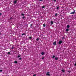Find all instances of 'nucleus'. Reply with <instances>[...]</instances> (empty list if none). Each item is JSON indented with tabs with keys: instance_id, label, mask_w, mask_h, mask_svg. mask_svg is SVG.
<instances>
[{
	"instance_id": "f257e3e1",
	"label": "nucleus",
	"mask_w": 76,
	"mask_h": 76,
	"mask_svg": "<svg viewBox=\"0 0 76 76\" xmlns=\"http://www.w3.org/2000/svg\"><path fill=\"white\" fill-rule=\"evenodd\" d=\"M75 12H76V10H74V11H73V12H71V13H70V14H75Z\"/></svg>"
},
{
	"instance_id": "f03ea898",
	"label": "nucleus",
	"mask_w": 76,
	"mask_h": 76,
	"mask_svg": "<svg viewBox=\"0 0 76 76\" xmlns=\"http://www.w3.org/2000/svg\"><path fill=\"white\" fill-rule=\"evenodd\" d=\"M63 42V41H61V40L60 41H59L58 42V44H61V43H62Z\"/></svg>"
},
{
	"instance_id": "7ed1b4c3",
	"label": "nucleus",
	"mask_w": 76,
	"mask_h": 76,
	"mask_svg": "<svg viewBox=\"0 0 76 76\" xmlns=\"http://www.w3.org/2000/svg\"><path fill=\"white\" fill-rule=\"evenodd\" d=\"M18 1L17 0H15L14 1V4H15L17 3V1Z\"/></svg>"
},
{
	"instance_id": "20e7f679",
	"label": "nucleus",
	"mask_w": 76,
	"mask_h": 76,
	"mask_svg": "<svg viewBox=\"0 0 76 76\" xmlns=\"http://www.w3.org/2000/svg\"><path fill=\"white\" fill-rule=\"evenodd\" d=\"M56 42H53V45H56Z\"/></svg>"
},
{
	"instance_id": "39448f33",
	"label": "nucleus",
	"mask_w": 76,
	"mask_h": 76,
	"mask_svg": "<svg viewBox=\"0 0 76 76\" xmlns=\"http://www.w3.org/2000/svg\"><path fill=\"white\" fill-rule=\"evenodd\" d=\"M58 57H55V59L56 60H58Z\"/></svg>"
},
{
	"instance_id": "423d86ee",
	"label": "nucleus",
	"mask_w": 76,
	"mask_h": 76,
	"mask_svg": "<svg viewBox=\"0 0 76 76\" xmlns=\"http://www.w3.org/2000/svg\"><path fill=\"white\" fill-rule=\"evenodd\" d=\"M46 75H47V76H50V74H49V73H47L46 74Z\"/></svg>"
},
{
	"instance_id": "0eeeda50",
	"label": "nucleus",
	"mask_w": 76,
	"mask_h": 76,
	"mask_svg": "<svg viewBox=\"0 0 76 76\" xmlns=\"http://www.w3.org/2000/svg\"><path fill=\"white\" fill-rule=\"evenodd\" d=\"M41 54H42V55H43L44 54V53L43 52H42L41 53Z\"/></svg>"
},
{
	"instance_id": "6e6552de",
	"label": "nucleus",
	"mask_w": 76,
	"mask_h": 76,
	"mask_svg": "<svg viewBox=\"0 0 76 76\" xmlns=\"http://www.w3.org/2000/svg\"><path fill=\"white\" fill-rule=\"evenodd\" d=\"M69 31V29L68 28H67L66 29V32H68V31Z\"/></svg>"
},
{
	"instance_id": "1a4fd4ad",
	"label": "nucleus",
	"mask_w": 76,
	"mask_h": 76,
	"mask_svg": "<svg viewBox=\"0 0 76 76\" xmlns=\"http://www.w3.org/2000/svg\"><path fill=\"white\" fill-rule=\"evenodd\" d=\"M67 28H69V27H70L69 25H67Z\"/></svg>"
},
{
	"instance_id": "9d476101",
	"label": "nucleus",
	"mask_w": 76,
	"mask_h": 76,
	"mask_svg": "<svg viewBox=\"0 0 76 76\" xmlns=\"http://www.w3.org/2000/svg\"><path fill=\"white\" fill-rule=\"evenodd\" d=\"M18 63V61H14V63H16V64H17Z\"/></svg>"
},
{
	"instance_id": "9b49d317",
	"label": "nucleus",
	"mask_w": 76,
	"mask_h": 76,
	"mask_svg": "<svg viewBox=\"0 0 76 76\" xmlns=\"http://www.w3.org/2000/svg\"><path fill=\"white\" fill-rule=\"evenodd\" d=\"M43 26H44V27H45L46 26V25L45 24H44L43 25Z\"/></svg>"
},
{
	"instance_id": "f8f14e48",
	"label": "nucleus",
	"mask_w": 76,
	"mask_h": 76,
	"mask_svg": "<svg viewBox=\"0 0 76 76\" xmlns=\"http://www.w3.org/2000/svg\"><path fill=\"white\" fill-rule=\"evenodd\" d=\"M54 23L53 21H51V24H53Z\"/></svg>"
},
{
	"instance_id": "ddd939ff",
	"label": "nucleus",
	"mask_w": 76,
	"mask_h": 76,
	"mask_svg": "<svg viewBox=\"0 0 76 76\" xmlns=\"http://www.w3.org/2000/svg\"><path fill=\"white\" fill-rule=\"evenodd\" d=\"M21 57V56L20 55H18V58H20Z\"/></svg>"
},
{
	"instance_id": "4468645a",
	"label": "nucleus",
	"mask_w": 76,
	"mask_h": 76,
	"mask_svg": "<svg viewBox=\"0 0 76 76\" xmlns=\"http://www.w3.org/2000/svg\"><path fill=\"white\" fill-rule=\"evenodd\" d=\"M59 8V7L58 6L57 8H56V9L58 10Z\"/></svg>"
},
{
	"instance_id": "2eb2a0df",
	"label": "nucleus",
	"mask_w": 76,
	"mask_h": 76,
	"mask_svg": "<svg viewBox=\"0 0 76 76\" xmlns=\"http://www.w3.org/2000/svg\"><path fill=\"white\" fill-rule=\"evenodd\" d=\"M11 54V53L10 52H8L7 53L8 54Z\"/></svg>"
},
{
	"instance_id": "dca6fc26",
	"label": "nucleus",
	"mask_w": 76,
	"mask_h": 76,
	"mask_svg": "<svg viewBox=\"0 0 76 76\" xmlns=\"http://www.w3.org/2000/svg\"><path fill=\"white\" fill-rule=\"evenodd\" d=\"M54 58H55V56H53V57H52V58H53V59H54Z\"/></svg>"
},
{
	"instance_id": "f3484780",
	"label": "nucleus",
	"mask_w": 76,
	"mask_h": 76,
	"mask_svg": "<svg viewBox=\"0 0 76 76\" xmlns=\"http://www.w3.org/2000/svg\"><path fill=\"white\" fill-rule=\"evenodd\" d=\"M45 7L44 6H43L42 7V8H44Z\"/></svg>"
},
{
	"instance_id": "a211bd4d",
	"label": "nucleus",
	"mask_w": 76,
	"mask_h": 76,
	"mask_svg": "<svg viewBox=\"0 0 76 76\" xmlns=\"http://www.w3.org/2000/svg\"><path fill=\"white\" fill-rule=\"evenodd\" d=\"M29 38L30 39H32V37H29Z\"/></svg>"
},
{
	"instance_id": "6ab92c4d",
	"label": "nucleus",
	"mask_w": 76,
	"mask_h": 76,
	"mask_svg": "<svg viewBox=\"0 0 76 76\" xmlns=\"http://www.w3.org/2000/svg\"><path fill=\"white\" fill-rule=\"evenodd\" d=\"M21 15H22V16H24V15H25L24 14H23V13Z\"/></svg>"
},
{
	"instance_id": "aec40b11",
	"label": "nucleus",
	"mask_w": 76,
	"mask_h": 76,
	"mask_svg": "<svg viewBox=\"0 0 76 76\" xmlns=\"http://www.w3.org/2000/svg\"><path fill=\"white\" fill-rule=\"evenodd\" d=\"M25 18V16H23V18H23V19H24Z\"/></svg>"
},
{
	"instance_id": "412c9836",
	"label": "nucleus",
	"mask_w": 76,
	"mask_h": 76,
	"mask_svg": "<svg viewBox=\"0 0 76 76\" xmlns=\"http://www.w3.org/2000/svg\"><path fill=\"white\" fill-rule=\"evenodd\" d=\"M26 35V34L25 33H24V34H22V35Z\"/></svg>"
},
{
	"instance_id": "4be33fe9",
	"label": "nucleus",
	"mask_w": 76,
	"mask_h": 76,
	"mask_svg": "<svg viewBox=\"0 0 76 76\" xmlns=\"http://www.w3.org/2000/svg\"><path fill=\"white\" fill-rule=\"evenodd\" d=\"M44 59V57H43L42 58V60H43Z\"/></svg>"
},
{
	"instance_id": "5701e85b",
	"label": "nucleus",
	"mask_w": 76,
	"mask_h": 76,
	"mask_svg": "<svg viewBox=\"0 0 76 76\" xmlns=\"http://www.w3.org/2000/svg\"><path fill=\"white\" fill-rule=\"evenodd\" d=\"M58 15V14H57V13L56 14H55V16H57Z\"/></svg>"
},
{
	"instance_id": "b1692460",
	"label": "nucleus",
	"mask_w": 76,
	"mask_h": 76,
	"mask_svg": "<svg viewBox=\"0 0 76 76\" xmlns=\"http://www.w3.org/2000/svg\"><path fill=\"white\" fill-rule=\"evenodd\" d=\"M3 71V70L2 69L0 70V72H2Z\"/></svg>"
},
{
	"instance_id": "393cba45",
	"label": "nucleus",
	"mask_w": 76,
	"mask_h": 76,
	"mask_svg": "<svg viewBox=\"0 0 76 76\" xmlns=\"http://www.w3.org/2000/svg\"><path fill=\"white\" fill-rule=\"evenodd\" d=\"M32 24H31L30 26V27H32Z\"/></svg>"
},
{
	"instance_id": "a878e982",
	"label": "nucleus",
	"mask_w": 76,
	"mask_h": 76,
	"mask_svg": "<svg viewBox=\"0 0 76 76\" xmlns=\"http://www.w3.org/2000/svg\"><path fill=\"white\" fill-rule=\"evenodd\" d=\"M61 71H62V72H64V71H65L64 70H61Z\"/></svg>"
},
{
	"instance_id": "bb28decb",
	"label": "nucleus",
	"mask_w": 76,
	"mask_h": 76,
	"mask_svg": "<svg viewBox=\"0 0 76 76\" xmlns=\"http://www.w3.org/2000/svg\"><path fill=\"white\" fill-rule=\"evenodd\" d=\"M12 19V17H11V18H10V20Z\"/></svg>"
},
{
	"instance_id": "cd10ccee",
	"label": "nucleus",
	"mask_w": 76,
	"mask_h": 76,
	"mask_svg": "<svg viewBox=\"0 0 76 76\" xmlns=\"http://www.w3.org/2000/svg\"><path fill=\"white\" fill-rule=\"evenodd\" d=\"M37 75L36 74H34V75H33V76H36Z\"/></svg>"
},
{
	"instance_id": "c85d7f7f",
	"label": "nucleus",
	"mask_w": 76,
	"mask_h": 76,
	"mask_svg": "<svg viewBox=\"0 0 76 76\" xmlns=\"http://www.w3.org/2000/svg\"><path fill=\"white\" fill-rule=\"evenodd\" d=\"M37 41H38L39 40V38H37L36 39Z\"/></svg>"
},
{
	"instance_id": "c756f323",
	"label": "nucleus",
	"mask_w": 76,
	"mask_h": 76,
	"mask_svg": "<svg viewBox=\"0 0 76 76\" xmlns=\"http://www.w3.org/2000/svg\"><path fill=\"white\" fill-rule=\"evenodd\" d=\"M19 59L20 60H21L22 59L21 58H19Z\"/></svg>"
},
{
	"instance_id": "7c9ffc66",
	"label": "nucleus",
	"mask_w": 76,
	"mask_h": 76,
	"mask_svg": "<svg viewBox=\"0 0 76 76\" xmlns=\"http://www.w3.org/2000/svg\"><path fill=\"white\" fill-rule=\"evenodd\" d=\"M56 0H54L53 1H54L55 2H56Z\"/></svg>"
},
{
	"instance_id": "2f4dec72",
	"label": "nucleus",
	"mask_w": 76,
	"mask_h": 76,
	"mask_svg": "<svg viewBox=\"0 0 76 76\" xmlns=\"http://www.w3.org/2000/svg\"><path fill=\"white\" fill-rule=\"evenodd\" d=\"M14 48L12 47V49H13Z\"/></svg>"
},
{
	"instance_id": "473e14b6",
	"label": "nucleus",
	"mask_w": 76,
	"mask_h": 76,
	"mask_svg": "<svg viewBox=\"0 0 76 76\" xmlns=\"http://www.w3.org/2000/svg\"><path fill=\"white\" fill-rule=\"evenodd\" d=\"M74 65H75V66H76V63Z\"/></svg>"
},
{
	"instance_id": "72a5a7b5",
	"label": "nucleus",
	"mask_w": 76,
	"mask_h": 76,
	"mask_svg": "<svg viewBox=\"0 0 76 76\" xmlns=\"http://www.w3.org/2000/svg\"><path fill=\"white\" fill-rule=\"evenodd\" d=\"M65 39V38H64V37H62V39Z\"/></svg>"
},
{
	"instance_id": "f704fd0d",
	"label": "nucleus",
	"mask_w": 76,
	"mask_h": 76,
	"mask_svg": "<svg viewBox=\"0 0 76 76\" xmlns=\"http://www.w3.org/2000/svg\"><path fill=\"white\" fill-rule=\"evenodd\" d=\"M2 15L1 13H0V15Z\"/></svg>"
},
{
	"instance_id": "c9c22d12",
	"label": "nucleus",
	"mask_w": 76,
	"mask_h": 76,
	"mask_svg": "<svg viewBox=\"0 0 76 76\" xmlns=\"http://www.w3.org/2000/svg\"><path fill=\"white\" fill-rule=\"evenodd\" d=\"M68 72L70 73V72H70V71H68Z\"/></svg>"
},
{
	"instance_id": "e433bc0d",
	"label": "nucleus",
	"mask_w": 76,
	"mask_h": 76,
	"mask_svg": "<svg viewBox=\"0 0 76 76\" xmlns=\"http://www.w3.org/2000/svg\"><path fill=\"white\" fill-rule=\"evenodd\" d=\"M43 0H39V1H42Z\"/></svg>"
},
{
	"instance_id": "4c0bfd02",
	"label": "nucleus",
	"mask_w": 76,
	"mask_h": 76,
	"mask_svg": "<svg viewBox=\"0 0 76 76\" xmlns=\"http://www.w3.org/2000/svg\"><path fill=\"white\" fill-rule=\"evenodd\" d=\"M47 73H50V72H47Z\"/></svg>"
},
{
	"instance_id": "58836bf2",
	"label": "nucleus",
	"mask_w": 76,
	"mask_h": 76,
	"mask_svg": "<svg viewBox=\"0 0 76 76\" xmlns=\"http://www.w3.org/2000/svg\"><path fill=\"white\" fill-rule=\"evenodd\" d=\"M1 34V33L0 32V34Z\"/></svg>"
},
{
	"instance_id": "ea45409f",
	"label": "nucleus",
	"mask_w": 76,
	"mask_h": 76,
	"mask_svg": "<svg viewBox=\"0 0 76 76\" xmlns=\"http://www.w3.org/2000/svg\"><path fill=\"white\" fill-rule=\"evenodd\" d=\"M10 46H11V45H10Z\"/></svg>"
},
{
	"instance_id": "a19ab883",
	"label": "nucleus",
	"mask_w": 76,
	"mask_h": 76,
	"mask_svg": "<svg viewBox=\"0 0 76 76\" xmlns=\"http://www.w3.org/2000/svg\"><path fill=\"white\" fill-rule=\"evenodd\" d=\"M12 47H13V46H12Z\"/></svg>"
}]
</instances>
